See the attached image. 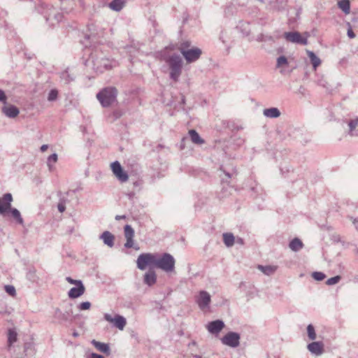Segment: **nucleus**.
I'll return each instance as SVG.
<instances>
[{"label": "nucleus", "instance_id": "c85d7f7f", "mask_svg": "<svg viewBox=\"0 0 358 358\" xmlns=\"http://www.w3.org/2000/svg\"><path fill=\"white\" fill-rule=\"evenodd\" d=\"M12 217L16 220V222L20 224H23L24 221L22 217H21V214L20 211L16 208L8 209Z\"/></svg>", "mask_w": 358, "mask_h": 358}, {"label": "nucleus", "instance_id": "680f3d73", "mask_svg": "<svg viewBox=\"0 0 358 358\" xmlns=\"http://www.w3.org/2000/svg\"><path fill=\"white\" fill-rule=\"evenodd\" d=\"M237 242L240 243H243V240L241 238H239Z\"/></svg>", "mask_w": 358, "mask_h": 358}, {"label": "nucleus", "instance_id": "79ce46f5", "mask_svg": "<svg viewBox=\"0 0 358 358\" xmlns=\"http://www.w3.org/2000/svg\"><path fill=\"white\" fill-rule=\"evenodd\" d=\"M4 289H5V291L9 295H10L12 296H14L15 295V294H16L15 288L13 285H6Z\"/></svg>", "mask_w": 358, "mask_h": 358}, {"label": "nucleus", "instance_id": "5701e85b", "mask_svg": "<svg viewBox=\"0 0 358 358\" xmlns=\"http://www.w3.org/2000/svg\"><path fill=\"white\" fill-rule=\"evenodd\" d=\"M263 114L266 117L277 118L280 115V112L278 108L273 107L264 109Z\"/></svg>", "mask_w": 358, "mask_h": 358}, {"label": "nucleus", "instance_id": "6ab92c4d", "mask_svg": "<svg viewBox=\"0 0 358 358\" xmlns=\"http://www.w3.org/2000/svg\"><path fill=\"white\" fill-rule=\"evenodd\" d=\"M99 238L103 241V243L106 245L108 247L113 248L114 246L115 236L110 231H103L101 234Z\"/></svg>", "mask_w": 358, "mask_h": 358}, {"label": "nucleus", "instance_id": "aec40b11", "mask_svg": "<svg viewBox=\"0 0 358 358\" xmlns=\"http://www.w3.org/2000/svg\"><path fill=\"white\" fill-rule=\"evenodd\" d=\"M92 344L100 352L106 354L107 355H110V350L109 345L106 343H101L99 341H96V340L92 341Z\"/></svg>", "mask_w": 358, "mask_h": 358}, {"label": "nucleus", "instance_id": "423d86ee", "mask_svg": "<svg viewBox=\"0 0 358 358\" xmlns=\"http://www.w3.org/2000/svg\"><path fill=\"white\" fill-rule=\"evenodd\" d=\"M241 336L238 333L230 331L221 338L223 345L235 348L240 345Z\"/></svg>", "mask_w": 358, "mask_h": 358}, {"label": "nucleus", "instance_id": "8fccbe9b", "mask_svg": "<svg viewBox=\"0 0 358 358\" xmlns=\"http://www.w3.org/2000/svg\"><path fill=\"white\" fill-rule=\"evenodd\" d=\"M347 34H348V37L350 38H354L355 37V34L351 28L348 29Z\"/></svg>", "mask_w": 358, "mask_h": 358}, {"label": "nucleus", "instance_id": "c756f323", "mask_svg": "<svg viewBox=\"0 0 358 358\" xmlns=\"http://www.w3.org/2000/svg\"><path fill=\"white\" fill-rule=\"evenodd\" d=\"M258 268L263 272L264 274L267 275H270L273 274L275 271L277 267L273 266H262L259 265Z\"/></svg>", "mask_w": 358, "mask_h": 358}, {"label": "nucleus", "instance_id": "13d9d810", "mask_svg": "<svg viewBox=\"0 0 358 358\" xmlns=\"http://www.w3.org/2000/svg\"><path fill=\"white\" fill-rule=\"evenodd\" d=\"M79 336V334L77 331H74L73 333V336L78 337Z\"/></svg>", "mask_w": 358, "mask_h": 358}, {"label": "nucleus", "instance_id": "f8f14e48", "mask_svg": "<svg viewBox=\"0 0 358 358\" xmlns=\"http://www.w3.org/2000/svg\"><path fill=\"white\" fill-rule=\"evenodd\" d=\"M182 55L187 62L192 63L199 59L201 55V50L199 48H193L187 50H184Z\"/></svg>", "mask_w": 358, "mask_h": 358}, {"label": "nucleus", "instance_id": "0e129e2a", "mask_svg": "<svg viewBox=\"0 0 358 358\" xmlns=\"http://www.w3.org/2000/svg\"><path fill=\"white\" fill-rule=\"evenodd\" d=\"M259 1L262 2L264 0H259Z\"/></svg>", "mask_w": 358, "mask_h": 358}, {"label": "nucleus", "instance_id": "1a4fd4ad", "mask_svg": "<svg viewBox=\"0 0 358 358\" xmlns=\"http://www.w3.org/2000/svg\"><path fill=\"white\" fill-rule=\"evenodd\" d=\"M62 15L55 8H49L45 13L46 21L52 26L59 22L62 19Z\"/></svg>", "mask_w": 358, "mask_h": 358}, {"label": "nucleus", "instance_id": "3c124183", "mask_svg": "<svg viewBox=\"0 0 358 358\" xmlns=\"http://www.w3.org/2000/svg\"><path fill=\"white\" fill-rule=\"evenodd\" d=\"M90 358H104V357L102 355H100L93 352L90 355Z\"/></svg>", "mask_w": 358, "mask_h": 358}, {"label": "nucleus", "instance_id": "c9c22d12", "mask_svg": "<svg viewBox=\"0 0 358 358\" xmlns=\"http://www.w3.org/2000/svg\"><path fill=\"white\" fill-rule=\"evenodd\" d=\"M308 336L310 340H315L316 338V334L315 328L312 324H308L307 327Z\"/></svg>", "mask_w": 358, "mask_h": 358}, {"label": "nucleus", "instance_id": "cd10ccee", "mask_svg": "<svg viewBox=\"0 0 358 358\" xmlns=\"http://www.w3.org/2000/svg\"><path fill=\"white\" fill-rule=\"evenodd\" d=\"M223 241L227 247H231L234 244V236L231 233H224L223 234Z\"/></svg>", "mask_w": 358, "mask_h": 358}, {"label": "nucleus", "instance_id": "7c9ffc66", "mask_svg": "<svg viewBox=\"0 0 358 358\" xmlns=\"http://www.w3.org/2000/svg\"><path fill=\"white\" fill-rule=\"evenodd\" d=\"M338 7L345 13L349 14L350 11V5L349 0H341L338 3Z\"/></svg>", "mask_w": 358, "mask_h": 358}, {"label": "nucleus", "instance_id": "e433bc0d", "mask_svg": "<svg viewBox=\"0 0 358 358\" xmlns=\"http://www.w3.org/2000/svg\"><path fill=\"white\" fill-rule=\"evenodd\" d=\"M57 161V155L56 153H54L48 157L47 164H48V166L50 170L52 169V164L56 163Z\"/></svg>", "mask_w": 358, "mask_h": 358}, {"label": "nucleus", "instance_id": "e2e57ef3", "mask_svg": "<svg viewBox=\"0 0 358 358\" xmlns=\"http://www.w3.org/2000/svg\"><path fill=\"white\" fill-rule=\"evenodd\" d=\"M79 1V3H80L81 6H83V0H78Z\"/></svg>", "mask_w": 358, "mask_h": 358}, {"label": "nucleus", "instance_id": "4468645a", "mask_svg": "<svg viewBox=\"0 0 358 358\" xmlns=\"http://www.w3.org/2000/svg\"><path fill=\"white\" fill-rule=\"evenodd\" d=\"M12 201L11 194L6 193L3 195V199H0V214H4L8 211V209H10Z\"/></svg>", "mask_w": 358, "mask_h": 358}, {"label": "nucleus", "instance_id": "72a5a7b5", "mask_svg": "<svg viewBox=\"0 0 358 358\" xmlns=\"http://www.w3.org/2000/svg\"><path fill=\"white\" fill-rule=\"evenodd\" d=\"M257 41L258 42H268V41H274V38L272 36L260 34L257 37Z\"/></svg>", "mask_w": 358, "mask_h": 358}, {"label": "nucleus", "instance_id": "0eeeda50", "mask_svg": "<svg viewBox=\"0 0 358 358\" xmlns=\"http://www.w3.org/2000/svg\"><path fill=\"white\" fill-rule=\"evenodd\" d=\"M112 171L115 176L121 182H127L129 179V176L126 171L123 170L119 162L115 161L110 165Z\"/></svg>", "mask_w": 358, "mask_h": 358}, {"label": "nucleus", "instance_id": "a19ab883", "mask_svg": "<svg viewBox=\"0 0 358 358\" xmlns=\"http://www.w3.org/2000/svg\"><path fill=\"white\" fill-rule=\"evenodd\" d=\"M61 78L64 80L65 83H69V82L73 80V78L71 77L68 71H64L61 74Z\"/></svg>", "mask_w": 358, "mask_h": 358}, {"label": "nucleus", "instance_id": "9d476101", "mask_svg": "<svg viewBox=\"0 0 358 358\" xmlns=\"http://www.w3.org/2000/svg\"><path fill=\"white\" fill-rule=\"evenodd\" d=\"M284 37L287 41L291 43L301 45H306L308 43L307 38H303L298 31L285 32L284 34Z\"/></svg>", "mask_w": 358, "mask_h": 358}, {"label": "nucleus", "instance_id": "bf43d9fd", "mask_svg": "<svg viewBox=\"0 0 358 358\" xmlns=\"http://www.w3.org/2000/svg\"><path fill=\"white\" fill-rule=\"evenodd\" d=\"M249 34H250V31H249V30H247V29H245V31L243 33V34H244L245 36H248V35H249Z\"/></svg>", "mask_w": 358, "mask_h": 358}, {"label": "nucleus", "instance_id": "864d4df0", "mask_svg": "<svg viewBox=\"0 0 358 358\" xmlns=\"http://www.w3.org/2000/svg\"><path fill=\"white\" fill-rule=\"evenodd\" d=\"M126 218V215H116L115 216V220H122V219H125Z\"/></svg>", "mask_w": 358, "mask_h": 358}, {"label": "nucleus", "instance_id": "603ef678", "mask_svg": "<svg viewBox=\"0 0 358 358\" xmlns=\"http://www.w3.org/2000/svg\"><path fill=\"white\" fill-rule=\"evenodd\" d=\"M94 36H92V35H87V36H86V38H87V40H90V43H91V42H94Z\"/></svg>", "mask_w": 358, "mask_h": 358}, {"label": "nucleus", "instance_id": "473e14b6", "mask_svg": "<svg viewBox=\"0 0 358 358\" xmlns=\"http://www.w3.org/2000/svg\"><path fill=\"white\" fill-rule=\"evenodd\" d=\"M17 333L13 329H9L8 334V345L10 346L13 343L17 341Z\"/></svg>", "mask_w": 358, "mask_h": 358}, {"label": "nucleus", "instance_id": "9b49d317", "mask_svg": "<svg viewBox=\"0 0 358 358\" xmlns=\"http://www.w3.org/2000/svg\"><path fill=\"white\" fill-rule=\"evenodd\" d=\"M210 301V295L206 291L203 290L199 292V296L196 299L199 308L202 310H204L209 307Z\"/></svg>", "mask_w": 358, "mask_h": 358}, {"label": "nucleus", "instance_id": "2eb2a0df", "mask_svg": "<svg viewBox=\"0 0 358 358\" xmlns=\"http://www.w3.org/2000/svg\"><path fill=\"white\" fill-rule=\"evenodd\" d=\"M224 327V323L223 322L222 320H217L210 322L207 324L208 331L213 334H217L220 333Z\"/></svg>", "mask_w": 358, "mask_h": 358}, {"label": "nucleus", "instance_id": "dca6fc26", "mask_svg": "<svg viewBox=\"0 0 358 358\" xmlns=\"http://www.w3.org/2000/svg\"><path fill=\"white\" fill-rule=\"evenodd\" d=\"M76 287H72L68 292L69 297L71 299H76L82 296L85 291V286L83 282H79Z\"/></svg>", "mask_w": 358, "mask_h": 358}, {"label": "nucleus", "instance_id": "37998d69", "mask_svg": "<svg viewBox=\"0 0 358 358\" xmlns=\"http://www.w3.org/2000/svg\"><path fill=\"white\" fill-rule=\"evenodd\" d=\"M24 352L26 355H31L34 352L33 344L31 343H27L24 344Z\"/></svg>", "mask_w": 358, "mask_h": 358}, {"label": "nucleus", "instance_id": "6e6552de", "mask_svg": "<svg viewBox=\"0 0 358 358\" xmlns=\"http://www.w3.org/2000/svg\"><path fill=\"white\" fill-rule=\"evenodd\" d=\"M104 319L107 322L113 324V325L120 330H123L127 324L126 319L120 315H116L114 317H113L112 315L109 313H105Z\"/></svg>", "mask_w": 358, "mask_h": 358}, {"label": "nucleus", "instance_id": "2f4dec72", "mask_svg": "<svg viewBox=\"0 0 358 358\" xmlns=\"http://www.w3.org/2000/svg\"><path fill=\"white\" fill-rule=\"evenodd\" d=\"M27 278L33 282H37L38 280V277L36 275V271L35 268H29L27 273Z\"/></svg>", "mask_w": 358, "mask_h": 358}, {"label": "nucleus", "instance_id": "b1692460", "mask_svg": "<svg viewBox=\"0 0 358 358\" xmlns=\"http://www.w3.org/2000/svg\"><path fill=\"white\" fill-rule=\"evenodd\" d=\"M289 247L292 251L298 252L303 248V243L299 238H294L290 241Z\"/></svg>", "mask_w": 358, "mask_h": 358}, {"label": "nucleus", "instance_id": "a878e982", "mask_svg": "<svg viewBox=\"0 0 358 358\" xmlns=\"http://www.w3.org/2000/svg\"><path fill=\"white\" fill-rule=\"evenodd\" d=\"M348 126L349 134L352 136H358V119L350 120Z\"/></svg>", "mask_w": 358, "mask_h": 358}, {"label": "nucleus", "instance_id": "09e8293b", "mask_svg": "<svg viewBox=\"0 0 358 358\" xmlns=\"http://www.w3.org/2000/svg\"><path fill=\"white\" fill-rule=\"evenodd\" d=\"M57 208L60 213H63V212H64V210L66 209V206H65L64 203L61 202V203H58Z\"/></svg>", "mask_w": 358, "mask_h": 358}, {"label": "nucleus", "instance_id": "4c0bfd02", "mask_svg": "<svg viewBox=\"0 0 358 358\" xmlns=\"http://www.w3.org/2000/svg\"><path fill=\"white\" fill-rule=\"evenodd\" d=\"M58 96V91L55 89H52L50 91L48 96V100L49 101H55L57 99Z\"/></svg>", "mask_w": 358, "mask_h": 358}, {"label": "nucleus", "instance_id": "7ed1b4c3", "mask_svg": "<svg viewBox=\"0 0 358 358\" xmlns=\"http://www.w3.org/2000/svg\"><path fill=\"white\" fill-rule=\"evenodd\" d=\"M89 61L92 63L93 69L99 73L110 69L116 64L115 61L105 57L102 53L97 50L91 53Z\"/></svg>", "mask_w": 358, "mask_h": 358}, {"label": "nucleus", "instance_id": "20e7f679", "mask_svg": "<svg viewBox=\"0 0 358 358\" xmlns=\"http://www.w3.org/2000/svg\"><path fill=\"white\" fill-rule=\"evenodd\" d=\"M117 90L115 87H106L101 90L96 98L103 107H108L117 100Z\"/></svg>", "mask_w": 358, "mask_h": 358}, {"label": "nucleus", "instance_id": "de8ad7c7", "mask_svg": "<svg viewBox=\"0 0 358 358\" xmlns=\"http://www.w3.org/2000/svg\"><path fill=\"white\" fill-rule=\"evenodd\" d=\"M66 280L67 282H69L70 284H72V285H78L79 282H83L81 280H73L72 279L71 277H66Z\"/></svg>", "mask_w": 358, "mask_h": 358}, {"label": "nucleus", "instance_id": "f3484780", "mask_svg": "<svg viewBox=\"0 0 358 358\" xmlns=\"http://www.w3.org/2000/svg\"><path fill=\"white\" fill-rule=\"evenodd\" d=\"M308 350L315 355H320L323 353L324 345L322 342H313L308 345Z\"/></svg>", "mask_w": 358, "mask_h": 358}, {"label": "nucleus", "instance_id": "a211bd4d", "mask_svg": "<svg viewBox=\"0 0 358 358\" xmlns=\"http://www.w3.org/2000/svg\"><path fill=\"white\" fill-rule=\"evenodd\" d=\"M2 113L8 117L14 118L18 115L20 110L16 106L9 105L2 108Z\"/></svg>", "mask_w": 358, "mask_h": 358}, {"label": "nucleus", "instance_id": "052dcab7", "mask_svg": "<svg viewBox=\"0 0 358 358\" xmlns=\"http://www.w3.org/2000/svg\"><path fill=\"white\" fill-rule=\"evenodd\" d=\"M224 173L228 178H231L230 173H229L228 172H224Z\"/></svg>", "mask_w": 358, "mask_h": 358}, {"label": "nucleus", "instance_id": "58836bf2", "mask_svg": "<svg viewBox=\"0 0 358 358\" xmlns=\"http://www.w3.org/2000/svg\"><path fill=\"white\" fill-rule=\"evenodd\" d=\"M312 277L317 281H321L324 280L326 277L325 274L322 272L315 271L312 273Z\"/></svg>", "mask_w": 358, "mask_h": 358}, {"label": "nucleus", "instance_id": "a18cd8bd", "mask_svg": "<svg viewBox=\"0 0 358 358\" xmlns=\"http://www.w3.org/2000/svg\"><path fill=\"white\" fill-rule=\"evenodd\" d=\"M190 46H191V43L189 41H184L180 44L179 50H180V52L182 53V52L184 50H189Z\"/></svg>", "mask_w": 358, "mask_h": 358}, {"label": "nucleus", "instance_id": "49530a36", "mask_svg": "<svg viewBox=\"0 0 358 358\" xmlns=\"http://www.w3.org/2000/svg\"><path fill=\"white\" fill-rule=\"evenodd\" d=\"M7 101V96L5 94V92L0 89V102L3 103L4 104L6 103Z\"/></svg>", "mask_w": 358, "mask_h": 358}, {"label": "nucleus", "instance_id": "393cba45", "mask_svg": "<svg viewBox=\"0 0 358 358\" xmlns=\"http://www.w3.org/2000/svg\"><path fill=\"white\" fill-rule=\"evenodd\" d=\"M307 55L310 59L314 70H316V69L321 64L320 59L313 52L310 50H307Z\"/></svg>", "mask_w": 358, "mask_h": 358}, {"label": "nucleus", "instance_id": "6e6d98bb", "mask_svg": "<svg viewBox=\"0 0 358 358\" xmlns=\"http://www.w3.org/2000/svg\"><path fill=\"white\" fill-rule=\"evenodd\" d=\"M220 39L222 41L223 43H226V40L224 38V33H222Z\"/></svg>", "mask_w": 358, "mask_h": 358}, {"label": "nucleus", "instance_id": "ea45409f", "mask_svg": "<svg viewBox=\"0 0 358 358\" xmlns=\"http://www.w3.org/2000/svg\"><path fill=\"white\" fill-rule=\"evenodd\" d=\"M340 280H341V276L336 275V276L332 277L331 278H329L327 280L326 283L328 285H334L337 284L340 281Z\"/></svg>", "mask_w": 358, "mask_h": 358}, {"label": "nucleus", "instance_id": "4d7b16f0", "mask_svg": "<svg viewBox=\"0 0 358 358\" xmlns=\"http://www.w3.org/2000/svg\"><path fill=\"white\" fill-rule=\"evenodd\" d=\"M353 224L355 226L356 229L358 230V220L354 219Z\"/></svg>", "mask_w": 358, "mask_h": 358}, {"label": "nucleus", "instance_id": "5fc2aeb1", "mask_svg": "<svg viewBox=\"0 0 358 358\" xmlns=\"http://www.w3.org/2000/svg\"><path fill=\"white\" fill-rule=\"evenodd\" d=\"M48 148V145H43L41 147V152H45L46 151V150Z\"/></svg>", "mask_w": 358, "mask_h": 358}, {"label": "nucleus", "instance_id": "ddd939ff", "mask_svg": "<svg viewBox=\"0 0 358 358\" xmlns=\"http://www.w3.org/2000/svg\"><path fill=\"white\" fill-rule=\"evenodd\" d=\"M124 236L127 240L124 243V247L126 248H131L134 247V230L130 225L127 224L124 228Z\"/></svg>", "mask_w": 358, "mask_h": 358}, {"label": "nucleus", "instance_id": "39448f33", "mask_svg": "<svg viewBox=\"0 0 358 358\" xmlns=\"http://www.w3.org/2000/svg\"><path fill=\"white\" fill-rule=\"evenodd\" d=\"M54 317L59 322H72L74 320L73 305L68 304L66 306L64 312H62L59 308H56L54 313Z\"/></svg>", "mask_w": 358, "mask_h": 358}, {"label": "nucleus", "instance_id": "c03bdc74", "mask_svg": "<svg viewBox=\"0 0 358 358\" xmlns=\"http://www.w3.org/2000/svg\"><path fill=\"white\" fill-rule=\"evenodd\" d=\"M90 307H91V303L89 301L82 302L78 306V308L80 310H89L90 308Z\"/></svg>", "mask_w": 358, "mask_h": 358}, {"label": "nucleus", "instance_id": "4be33fe9", "mask_svg": "<svg viewBox=\"0 0 358 358\" xmlns=\"http://www.w3.org/2000/svg\"><path fill=\"white\" fill-rule=\"evenodd\" d=\"M189 136L191 139V141L196 145H202L205 143V141L200 136L199 133L194 130L191 129L189 131Z\"/></svg>", "mask_w": 358, "mask_h": 358}, {"label": "nucleus", "instance_id": "f257e3e1", "mask_svg": "<svg viewBox=\"0 0 358 358\" xmlns=\"http://www.w3.org/2000/svg\"><path fill=\"white\" fill-rule=\"evenodd\" d=\"M175 259L169 253L162 255L157 253H142L136 260L137 267L145 270L147 266L159 268L166 273L171 272L175 268Z\"/></svg>", "mask_w": 358, "mask_h": 358}, {"label": "nucleus", "instance_id": "f03ea898", "mask_svg": "<svg viewBox=\"0 0 358 358\" xmlns=\"http://www.w3.org/2000/svg\"><path fill=\"white\" fill-rule=\"evenodd\" d=\"M162 58L170 67V78L174 81H178L182 73V59L180 55L173 54L171 56L166 55V51L162 52Z\"/></svg>", "mask_w": 358, "mask_h": 358}, {"label": "nucleus", "instance_id": "bb28decb", "mask_svg": "<svg viewBox=\"0 0 358 358\" xmlns=\"http://www.w3.org/2000/svg\"><path fill=\"white\" fill-rule=\"evenodd\" d=\"M125 2L123 0H113L109 3V8L115 11H120L124 6Z\"/></svg>", "mask_w": 358, "mask_h": 358}, {"label": "nucleus", "instance_id": "f704fd0d", "mask_svg": "<svg viewBox=\"0 0 358 358\" xmlns=\"http://www.w3.org/2000/svg\"><path fill=\"white\" fill-rule=\"evenodd\" d=\"M288 64V61L286 57L285 56H280L277 58L276 61V68H281L284 66H286Z\"/></svg>", "mask_w": 358, "mask_h": 358}, {"label": "nucleus", "instance_id": "412c9836", "mask_svg": "<svg viewBox=\"0 0 358 358\" xmlns=\"http://www.w3.org/2000/svg\"><path fill=\"white\" fill-rule=\"evenodd\" d=\"M157 280V275L154 271L150 270L144 275V283L148 286L153 285Z\"/></svg>", "mask_w": 358, "mask_h": 358}]
</instances>
